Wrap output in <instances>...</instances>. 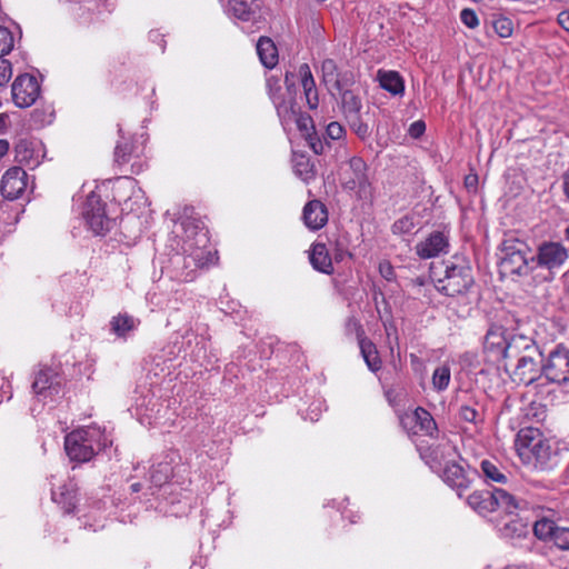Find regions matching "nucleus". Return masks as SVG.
<instances>
[{
    "label": "nucleus",
    "mask_w": 569,
    "mask_h": 569,
    "mask_svg": "<svg viewBox=\"0 0 569 569\" xmlns=\"http://www.w3.org/2000/svg\"><path fill=\"white\" fill-rule=\"evenodd\" d=\"M441 252L449 251H417L421 259H432L429 272L439 292L457 298L463 305L470 302L473 279L469 266L459 253L446 259L439 254Z\"/></svg>",
    "instance_id": "f257e3e1"
},
{
    "label": "nucleus",
    "mask_w": 569,
    "mask_h": 569,
    "mask_svg": "<svg viewBox=\"0 0 569 569\" xmlns=\"http://www.w3.org/2000/svg\"><path fill=\"white\" fill-rule=\"evenodd\" d=\"M568 258V251H509L500 260V273L502 277L527 276L541 269L548 274L539 273L543 279H549L552 271L562 266Z\"/></svg>",
    "instance_id": "f03ea898"
},
{
    "label": "nucleus",
    "mask_w": 569,
    "mask_h": 569,
    "mask_svg": "<svg viewBox=\"0 0 569 569\" xmlns=\"http://www.w3.org/2000/svg\"><path fill=\"white\" fill-rule=\"evenodd\" d=\"M467 505L478 515L486 517L495 511L515 515L518 510L527 508L528 502L518 499L505 488L475 490L467 497Z\"/></svg>",
    "instance_id": "7ed1b4c3"
},
{
    "label": "nucleus",
    "mask_w": 569,
    "mask_h": 569,
    "mask_svg": "<svg viewBox=\"0 0 569 569\" xmlns=\"http://www.w3.org/2000/svg\"><path fill=\"white\" fill-rule=\"evenodd\" d=\"M101 432L96 428H81L64 438V450L71 461L87 462L106 447Z\"/></svg>",
    "instance_id": "20e7f679"
},
{
    "label": "nucleus",
    "mask_w": 569,
    "mask_h": 569,
    "mask_svg": "<svg viewBox=\"0 0 569 569\" xmlns=\"http://www.w3.org/2000/svg\"><path fill=\"white\" fill-rule=\"evenodd\" d=\"M208 231L193 220L187 219L176 223L173 237L167 247L170 249H206L208 246Z\"/></svg>",
    "instance_id": "39448f33"
},
{
    "label": "nucleus",
    "mask_w": 569,
    "mask_h": 569,
    "mask_svg": "<svg viewBox=\"0 0 569 569\" xmlns=\"http://www.w3.org/2000/svg\"><path fill=\"white\" fill-rule=\"evenodd\" d=\"M82 216L88 230L96 237L106 236L116 226V221L106 213V203L94 193L87 197Z\"/></svg>",
    "instance_id": "423d86ee"
},
{
    "label": "nucleus",
    "mask_w": 569,
    "mask_h": 569,
    "mask_svg": "<svg viewBox=\"0 0 569 569\" xmlns=\"http://www.w3.org/2000/svg\"><path fill=\"white\" fill-rule=\"evenodd\" d=\"M509 349V337L498 327L489 326L482 339V352L488 363L509 371L510 365L506 362Z\"/></svg>",
    "instance_id": "0eeeda50"
},
{
    "label": "nucleus",
    "mask_w": 569,
    "mask_h": 569,
    "mask_svg": "<svg viewBox=\"0 0 569 569\" xmlns=\"http://www.w3.org/2000/svg\"><path fill=\"white\" fill-rule=\"evenodd\" d=\"M542 377L557 385L569 383V349L563 345L556 346L545 358Z\"/></svg>",
    "instance_id": "6e6552de"
},
{
    "label": "nucleus",
    "mask_w": 569,
    "mask_h": 569,
    "mask_svg": "<svg viewBox=\"0 0 569 569\" xmlns=\"http://www.w3.org/2000/svg\"><path fill=\"white\" fill-rule=\"evenodd\" d=\"M533 536L540 541L552 543L559 550H569V527H561L548 516H542L532 525Z\"/></svg>",
    "instance_id": "1a4fd4ad"
},
{
    "label": "nucleus",
    "mask_w": 569,
    "mask_h": 569,
    "mask_svg": "<svg viewBox=\"0 0 569 569\" xmlns=\"http://www.w3.org/2000/svg\"><path fill=\"white\" fill-rule=\"evenodd\" d=\"M543 360L545 357L540 348L528 356H522L513 365L511 379L526 386L533 383L542 378Z\"/></svg>",
    "instance_id": "9d476101"
},
{
    "label": "nucleus",
    "mask_w": 569,
    "mask_h": 569,
    "mask_svg": "<svg viewBox=\"0 0 569 569\" xmlns=\"http://www.w3.org/2000/svg\"><path fill=\"white\" fill-rule=\"evenodd\" d=\"M478 475V469L469 465L465 468L460 462L448 461L443 467L441 477L446 485L456 490L459 497H462V492L471 487Z\"/></svg>",
    "instance_id": "9b49d317"
},
{
    "label": "nucleus",
    "mask_w": 569,
    "mask_h": 569,
    "mask_svg": "<svg viewBox=\"0 0 569 569\" xmlns=\"http://www.w3.org/2000/svg\"><path fill=\"white\" fill-rule=\"evenodd\" d=\"M11 94L18 108H28L39 98L40 84L34 76L28 73L18 76L12 83Z\"/></svg>",
    "instance_id": "f8f14e48"
},
{
    "label": "nucleus",
    "mask_w": 569,
    "mask_h": 569,
    "mask_svg": "<svg viewBox=\"0 0 569 569\" xmlns=\"http://www.w3.org/2000/svg\"><path fill=\"white\" fill-rule=\"evenodd\" d=\"M219 251H176L173 259L176 262H182L186 269H190L187 273L189 277L196 270H207L218 264Z\"/></svg>",
    "instance_id": "ddd939ff"
},
{
    "label": "nucleus",
    "mask_w": 569,
    "mask_h": 569,
    "mask_svg": "<svg viewBox=\"0 0 569 569\" xmlns=\"http://www.w3.org/2000/svg\"><path fill=\"white\" fill-rule=\"evenodd\" d=\"M27 172L20 167L8 169L1 179V196L11 201L20 198L27 188Z\"/></svg>",
    "instance_id": "4468645a"
},
{
    "label": "nucleus",
    "mask_w": 569,
    "mask_h": 569,
    "mask_svg": "<svg viewBox=\"0 0 569 569\" xmlns=\"http://www.w3.org/2000/svg\"><path fill=\"white\" fill-rule=\"evenodd\" d=\"M522 458L527 463L540 471L551 470L558 463V455L547 439L538 443L535 449L526 450Z\"/></svg>",
    "instance_id": "2eb2a0df"
},
{
    "label": "nucleus",
    "mask_w": 569,
    "mask_h": 569,
    "mask_svg": "<svg viewBox=\"0 0 569 569\" xmlns=\"http://www.w3.org/2000/svg\"><path fill=\"white\" fill-rule=\"evenodd\" d=\"M479 468L477 477L482 478L491 488L495 487L493 483L508 486L512 481L511 471L497 459H483Z\"/></svg>",
    "instance_id": "dca6fc26"
},
{
    "label": "nucleus",
    "mask_w": 569,
    "mask_h": 569,
    "mask_svg": "<svg viewBox=\"0 0 569 569\" xmlns=\"http://www.w3.org/2000/svg\"><path fill=\"white\" fill-rule=\"evenodd\" d=\"M268 96L271 99L278 117L282 122L290 121L295 114V103L292 99H284L280 80L276 77H270L266 82Z\"/></svg>",
    "instance_id": "f3484780"
},
{
    "label": "nucleus",
    "mask_w": 569,
    "mask_h": 569,
    "mask_svg": "<svg viewBox=\"0 0 569 569\" xmlns=\"http://www.w3.org/2000/svg\"><path fill=\"white\" fill-rule=\"evenodd\" d=\"M32 389L39 396L58 395L61 389V377L51 368H42L36 376Z\"/></svg>",
    "instance_id": "a211bd4d"
},
{
    "label": "nucleus",
    "mask_w": 569,
    "mask_h": 569,
    "mask_svg": "<svg viewBox=\"0 0 569 569\" xmlns=\"http://www.w3.org/2000/svg\"><path fill=\"white\" fill-rule=\"evenodd\" d=\"M540 347L533 340V338L525 336L522 333H512L509 336V349L506 357V362L509 363L511 360H518L522 356H528Z\"/></svg>",
    "instance_id": "6ab92c4d"
},
{
    "label": "nucleus",
    "mask_w": 569,
    "mask_h": 569,
    "mask_svg": "<svg viewBox=\"0 0 569 569\" xmlns=\"http://www.w3.org/2000/svg\"><path fill=\"white\" fill-rule=\"evenodd\" d=\"M52 500L61 507L64 513H73L78 505V488L72 481H68L51 491Z\"/></svg>",
    "instance_id": "aec40b11"
},
{
    "label": "nucleus",
    "mask_w": 569,
    "mask_h": 569,
    "mask_svg": "<svg viewBox=\"0 0 569 569\" xmlns=\"http://www.w3.org/2000/svg\"><path fill=\"white\" fill-rule=\"evenodd\" d=\"M302 219L309 229L319 230L328 222L327 207L320 200H311L303 208Z\"/></svg>",
    "instance_id": "412c9836"
},
{
    "label": "nucleus",
    "mask_w": 569,
    "mask_h": 569,
    "mask_svg": "<svg viewBox=\"0 0 569 569\" xmlns=\"http://www.w3.org/2000/svg\"><path fill=\"white\" fill-rule=\"evenodd\" d=\"M173 475V467L169 461H160L151 466L149 470V487L151 496H154L157 490L161 489L169 482Z\"/></svg>",
    "instance_id": "4be33fe9"
},
{
    "label": "nucleus",
    "mask_w": 569,
    "mask_h": 569,
    "mask_svg": "<svg viewBox=\"0 0 569 569\" xmlns=\"http://www.w3.org/2000/svg\"><path fill=\"white\" fill-rule=\"evenodd\" d=\"M140 319L130 316L127 312L118 313L112 317L109 326L110 332L121 339H127L140 326Z\"/></svg>",
    "instance_id": "5701e85b"
},
{
    "label": "nucleus",
    "mask_w": 569,
    "mask_h": 569,
    "mask_svg": "<svg viewBox=\"0 0 569 569\" xmlns=\"http://www.w3.org/2000/svg\"><path fill=\"white\" fill-rule=\"evenodd\" d=\"M299 76L308 107L310 109H317L319 104L318 91L310 67L307 63H302L299 67Z\"/></svg>",
    "instance_id": "b1692460"
},
{
    "label": "nucleus",
    "mask_w": 569,
    "mask_h": 569,
    "mask_svg": "<svg viewBox=\"0 0 569 569\" xmlns=\"http://www.w3.org/2000/svg\"><path fill=\"white\" fill-rule=\"evenodd\" d=\"M543 440V435L538 428L529 427L520 429L516 439V446L519 455L523 457V452L526 450L530 451L531 449H535V447Z\"/></svg>",
    "instance_id": "393cba45"
},
{
    "label": "nucleus",
    "mask_w": 569,
    "mask_h": 569,
    "mask_svg": "<svg viewBox=\"0 0 569 569\" xmlns=\"http://www.w3.org/2000/svg\"><path fill=\"white\" fill-rule=\"evenodd\" d=\"M520 319L516 311L506 308L496 310L489 326L498 327L499 330L516 331L519 328Z\"/></svg>",
    "instance_id": "a878e982"
},
{
    "label": "nucleus",
    "mask_w": 569,
    "mask_h": 569,
    "mask_svg": "<svg viewBox=\"0 0 569 569\" xmlns=\"http://www.w3.org/2000/svg\"><path fill=\"white\" fill-rule=\"evenodd\" d=\"M377 79L380 87L393 96L402 94L405 91V81L399 72L393 70H379Z\"/></svg>",
    "instance_id": "bb28decb"
},
{
    "label": "nucleus",
    "mask_w": 569,
    "mask_h": 569,
    "mask_svg": "<svg viewBox=\"0 0 569 569\" xmlns=\"http://www.w3.org/2000/svg\"><path fill=\"white\" fill-rule=\"evenodd\" d=\"M257 53L260 62L268 69L278 63V50L274 42L268 37H260L257 42Z\"/></svg>",
    "instance_id": "cd10ccee"
},
{
    "label": "nucleus",
    "mask_w": 569,
    "mask_h": 569,
    "mask_svg": "<svg viewBox=\"0 0 569 569\" xmlns=\"http://www.w3.org/2000/svg\"><path fill=\"white\" fill-rule=\"evenodd\" d=\"M142 151V148L130 141H127L121 136V140L117 142L114 148V161L120 166L126 164L130 162L132 158L139 159Z\"/></svg>",
    "instance_id": "c85d7f7f"
},
{
    "label": "nucleus",
    "mask_w": 569,
    "mask_h": 569,
    "mask_svg": "<svg viewBox=\"0 0 569 569\" xmlns=\"http://www.w3.org/2000/svg\"><path fill=\"white\" fill-rule=\"evenodd\" d=\"M358 345L360 348V353L368 368L372 372L379 371L381 369V359L379 357L376 345L368 338L361 339Z\"/></svg>",
    "instance_id": "c756f323"
},
{
    "label": "nucleus",
    "mask_w": 569,
    "mask_h": 569,
    "mask_svg": "<svg viewBox=\"0 0 569 569\" xmlns=\"http://www.w3.org/2000/svg\"><path fill=\"white\" fill-rule=\"evenodd\" d=\"M500 531L505 538H526L530 533V525L521 517L516 516L507 521Z\"/></svg>",
    "instance_id": "7c9ffc66"
},
{
    "label": "nucleus",
    "mask_w": 569,
    "mask_h": 569,
    "mask_svg": "<svg viewBox=\"0 0 569 569\" xmlns=\"http://www.w3.org/2000/svg\"><path fill=\"white\" fill-rule=\"evenodd\" d=\"M416 427L419 430V433H423L429 437H435L437 433V423L431 416V413L422 407H418L413 410Z\"/></svg>",
    "instance_id": "2f4dec72"
},
{
    "label": "nucleus",
    "mask_w": 569,
    "mask_h": 569,
    "mask_svg": "<svg viewBox=\"0 0 569 569\" xmlns=\"http://www.w3.org/2000/svg\"><path fill=\"white\" fill-rule=\"evenodd\" d=\"M309 262L312 268L326 274L335 272L331 251H308Z\"/></svg>",
    "instance_id": "473e14b6"
},
{
    "label": "nucleus",
    "mask_w": 569,
    "mask_h": 569,
    "mask_svg": "<svg viewBox=\"0 0 569 569\" xmlns=\"http://www.w3.org/2000/svg\"><path fill=\"white\" fill-rule=\"evenodd\" d=\"M458 416L460 420L472 423L476 427L481 426L485 421L483 412L479 409L477 401L462 403L459 407Z\"/></svg>",
    "instance_id": "72a5a7b5"
},
{
    "label": "nucleus",
    "mask_w": 569,
    "mask_h": 569,
    "mask_svg": "<svg viewBox=\"0 0 569 569\" xmlns=\"http://www.w3.org/2000/svg\"><path fill=\"white\" fill-rule=\"evenodd\" d=\"M341 96V108L345 114V118L349 116L360 113L362 109V102L358 94H356L352 90L342 89L339 90Z\"/></svg>",
    "instance_id": "f704fd0d"
},
{
    "label": "nucleus",
    "mask_w": 569,
    "mask_h": 569,
    "mask_svg": "<svg viewBox=\"0 0 569 569\" xmlns=\"http://www.w3.org/2000/svg\"><path fill=\"white\" fill-rule=\"evenodd\" d=\"M420 224L421 221L419 214L411 211L397 219L391 229L395 234H407L412 232V230Z\"/></svg>",
    "instance_id": "c9c22d12"
},
{
    "label": "nucleus",
    "mask_w": 569,
    "mask_h": 569,
    "mask_svg": "<svg viewBox=\"0 0 569 569\" xmlns=\"http://www.w3.org/2000/svg\"><path fill=\"white\" fill-rule=\"evenodd\" d=\"M349 167L355 174L352 183L355 186H358L359 189L365 190L366 187L369 184L366 162L360 157H352L349 160Z\"/></svg>",
    "instance_id": "e433bc0d"
},
{
    "label": "nucleus",
    "mask_w": 569,
    "mask_h": 569,
    "mask_svg": "<svg viewBox=\"0 0 569 569\" xmlns=\"http://www.w3.org/2000/svg\"><path fill=\"white\" fill-rule=\"evenodd\" d=\"M322 80L325 83H332L337 90H341L342 82L338 76V68L332 59L323 60L321 64Z\"/></svg>",
    "instance_id": "4c0bfd02"
},
{
    "label": "nucleus",
    "mask_w": 569,
    "mask_h": 569,
    "mask_svg": "<svg viewBox=\"0 0 569 569\" xmlns=\"http://www.w3.org/2000/svg\"><path fill=\"white\" fill-rule=\"evenodd\" d=\"M451 371L449 366L442 365L435 369L432 373V387L436 391L441 392L445 391L450 383Z\"/></svg>",
    "instance_id": "58836bf2"
},
{
    "label": "nucleus",
    "mask_w": 569,
    "mask_h": 569,
    "mask_svg": "<svg viewBox=\"0 0 569 569\" xmlns=\"http://www.w3.org/2000/svg\"><path fill=\"white\" fill-rule=\"evenodd\" d=\"M350 129L361 141H367L371 137V129L362 121L360 113L358 114H351L348 118H346Z\"/></svg>",
    "instance_id": "ea45409f"
},
{
    "label": "nucleus",
    "mask_w": 569,
    "mask_h": 569,
    "mask_svg": "<svg viewBox=\"0 0 569 569\" xmlns=\"http://www.w3.org/2000/svg\"><path fill=\"white\" fill-rule=\"evenodd\" d=\"M228 12L242 21H249L252 14L250 7L243 0H229Z\"/></svg>",
    "instance_id": "a19ab883"
},
{
    "label": "nucleus",
    "mask_w": 569,
    "mask_h": 569,
    "mask_svg": "<svg viewBox=\"0 0 569 569\" xmlns=\"http://www.w3.org/2000/svg\"><path fill=\"white\" fill-rule=\"evenodd\" d=\"M295 172L303 180L309 181L313 179V166L310 163L309 158L301 156L295 160Z\"/></svg>",
    "instance_id": "79ce46f5"
},
{
    "label": "nucleus",
    "mask_w": 569,
    "mask_h": 569,
    "mask_svg": "<svg viewBox=\"0 0 569 569\" xmlns=\"http://www.w3.org/2000/svg\"><path fill=\"white\" fill-rule=\"evenodd\" d=\"M16 160L19 163L31 164L33 157V149L31 142L20 140L14 147Z\"/></svg>",
    "instance_id": "37998d69"
},
{
    "label": "nucleus",
    "mask_w": 569,
    "mask_h": 569,
    "mask_svg": "<svg viewBox=\"0 0 569 569\" xmlns=\"http://www.w3.org/2000/svg\"><path fill=\"white\" fill-rule=\"evenodd\" d=\"M492 27L495 32L500 38H509L513 32V23L507 17H498L492 20Z\"/></svg>",
    "instance_id": "c03bdc74"
},
{
    "label": "nucleus",
    "mask_w": 569,
    "mask_h": 569,
    "mask_svg": "<svg viewBox=\"0 0 569 569\" xmlns=\"http://www.w3.org/2000/svg\"><path fill=\"white\" fill-rule=\"evenodd\" d=\"M449 247V238L443 231L432 232L426 240L422 249H446Z\"/></svg>",
    "instance_id": "a18cd8bd"
},
{
    "label": "nucleus",
    "mask_w": 569,
    "mask_h": 569,
    "mask_svg": "<svg viewBox=\"0 0 569 569\" xmlns=\"http://www.w3.org/2000/svg\"><path fill=\"white\" fill-rule=\"evenodd\" d=\"M13 36L6 27H0V58L9 54L13 49Z\"/></svg>",
    "instance_id": "49530a36"
},
{
    "label": "nucleus",
    "mask_w": 569,
    "mask_h": 569,
    "mask_svg": "<svg viewBox=\"0 0 569 569\" xmlns=\"http://www.w3.org/2000/svg\"><path fill=\"white\" fill-rule=\"evenodd\" d=\"M346 331L348 335L355 333L358 342L361 341V339L367 338L362 325L355 317H350L347 319Z\"/></svg>",
    "instance_id": "de8ad7c7"
},
{
    "label": "nucleus",
    "mask_w": 569,
    "mask_h": 569,
    "mask_svg": "<svg viewBox=\"0 0 569 569\" xmlns=\"http://www.w3.org/2000/svg\"><path fill=\"white\" fill-rule=\"evenodd\" d=\"M12 77V66L7 59L0 58V87H4Z\"/></svg>",
    "instance_id": "09e8293b"
},
{
    "label": "nucleus",
    "mask_w": 569,
    "mask_h": 569,
    "mask_svg": "<svg viewBox=\"0 0 569 569\" xmlns=\"http://www.w3.org/2000/svg\"><path fill=\"white\" fill-rule=\"evenodd\" d=\"M400 425L405 430H407L409 433L418 435L419 430L416 427V419H415V412H408L400 417Z\"/></svg>",
    "instance_id": "8fccbe9b"
},
{
    "label": "nucleus",
    "mask_w": 569,
    "mask_h": 569,
    "mask_svg": "<svg viewBox=\"0 0 569 569\" xmlns=\"http://www.w3.org/2000/svg\"><path fill=\"white\" fill-rule=\"evenodd\" d=\"M460 19L462 23L470 29H473L479 24V19L472 9H463L460 12Z\"/></svg>",
    "instance_id": "3c124183"
},
{
    "label": "nucleus",
    "mask_w": 569,
    "mask_h": 569,
    "mask_svg": "<svg viewBox=\"0 0 569 569\" xmlns=\"http://www.w3.org/2000/svg\"><path fill=\"white\" fill-rule=\"evenodd\" d=\"M292 118H296L297 127L301 132L308 133L310 129H313L312 119L310 116L302 113L297 114L295 112L291 119Z\"/></svg>",
    "instance_id": "603ef678"
},
{
    "label": "nucleus",
    "mask_w": 569,
    "mask_h": 569,
    "mask_svg": "<svg viewBox=\"0 0 569 569\" xmlns=\"http://www.w3.org/2000/svg\"><path fill=\"white\" fill-rule=\"evenodd\" d=\"M345 128L339 122H330L327 126L326 133L331 140H339L345 136Z\"/></svg>",
    "instance_id": "864d4df0"
},
{
    "label": "nucleus",
    "mask_w": 569,
    "mask_h": 569,
    "mask_svg": "<svg viewBox=\"0 0 569 569\" xmlns=\"http://www.w3.org/2000/svg\"><path fill=\"white\" fill-rule=\"evenodd\" d=\"M379 272L381 277L385 278L387 281H392L396 279L393 267L389 261H381L379 263Z\"/></svg>",
    "instance_id": "5fc2aeb1"
},
{
    "label": "nucleus",
    "mask_w": 569,
    "mask_h": 569,
    "mask_svg": "<svg viewBox=\"0 0 569 569\" xmlns=\"http://www.w3.org/2000/svg\"><path fill=\"white\" fill-rule=\"evenodd\" d=\"M426 131V123L422 120H417L412 122L408 129V133L411 138L418 139Z\"/></svg>",
    "instance_id": "6e6d98bb"
},
{
    "label": "nucleus",
    "mask_w": 569,
    "mask_h": 569,
    "mask_svg": "<svg viewBox=\"0 0 569 569\" xmlns=\"http://www.w3.org/2000/svg\"><path fill=\"white\" fill-rule=\"evenodd\" d=\"M332 252H333V254H331V256H332V260H333V266L342 262L347 256L350 259H353V254L351 251H332Z\"/></svg>",
    "instance_id": "4d7b16f0"
},
{
    "label": "nucleus",
    "mask_w": 569,
    "mask_h": 569,
    "mask_svg": "<svg viewBox=\"0 0 569 569\" xmlns=\"http://www.w3.org/2000/svg\"><path fill=\"white\" fill-rule=\"evenodd\" d=\"M561 188L566 200L569 202V168L561 176Z\"/></svg>",
    "instance_id": "13d9d810"
},
{
    "label": "nucleus",
    "mask_w": 569,
    "mask_h": 569,
    "mask_svg": "<svg viewBox=\"0 0 569 569\" xmlns=\"http://www.w3.org/2000/svg\"><path fill=\"white\" fill-rule=\"evenodd\" d=\"M529 411H532V416L537 418L538 421L545 418V410L541 405L531 403Z\"/></svg>",
    "instance_id": "bf43d9fd"
},
{
    "label": "nucleus",
    "mask_w": 569,
    "mask_h": 569,
    "mask_svg": "<svg viewBox=\"0 0 569 569\" xmlns=\"http://www.w3.org/2000/svg\"><path fill=\"white\" fill-rule=\"evenodd\" d=\"M558 22L566 31H569V10H563L558 14Z\"/></svg>",
    "instance_id": "052dcab7"
},
{
    "label": "nucleus",
    "mask_w": 569,
    "mask_h": 569,
    "mask_svg": "<svg viewBox=\"0 0 569 569\" xmlns=\"http://www.w3.org/2000/svg\"><path fill=\"white\" fill-rule=\"evenodd\" d=\"M310 147L317 154H321L323 152V146L321 141H315L312 137H310Z\"/></svg>",
    "instance_id": "680f3d73"
},
{
    "label": "nucleus",
    "mask_w": 569,
    "mask_h": 569,
    "mask_svg": "<svg viewBox=\"0 0 569 569\" xmlns=\"http://www.w3.org/2000/svg\"><path fill=\"white\" fill-rule=\"evenodd\" d=\"M538 249L546 250V249H565L560 243L557 242H543L541 243Z\"/></svg>",
    "instance_id": "e2e57ef3"
},
{
    "label": "nucleus",
    "mask_w": 569,
    "mask_h": 569,
    "mask_svg": "<svg viewBox=\"0 0 569 569\" xmlns=\"http://www.w3.org/2000/svg\"><path fill=\"white\" fill-rule=\"evenodd\" d=\"M9 142L6 139H0V159L8 152Z\"/></svg>",
    "instance_id": "0e129e2a"
},
{
    "label": "nucleus",
    "mask_w": 569,
    "mask_h": 569,
    "mask_svg": "<svg viewBox=\"0 0 569 569\" xmlns=\"http://www.w3.org/2000/svg\"><path fill=\"white\" fill-rule=\"evenodd\" d=\"M98 6H102L107 11L111 12L113 10V3L109 0H99Z\"/></svg>",
    "instance_id": "69168bd1"
},
{
    "label": "nucleus",
    "mask_w": 569,
    "mask_h": 569,
    "mask_svg": "<svg viewBox=\"0 0 569 569\" xmlns=\"http://www.w3.org/2000/svg\"><path fill=\"white\" fill-rule=\"evenodd\" d=\"M8 116L4 113H0V132H2L7 127Z\"/></svg>",
    "instance_id": "338daca9"
},
{
    "label": "nucleus",
    "mask_w": 569,
    "mask_h": 569,
    "mask_svg": "<svg viewBox=\"0 0 569 569\" xmlns=\"http://www.w3.org/2000/svg\"><path fill=\"white\" fill-rule=\"evenodd\" d=\"M562 482L566 485H569V463L567 465L566 469L563 470L561 475Z\"/></svg>",
    "instance_id": "774afa93"
}]
</instances>
